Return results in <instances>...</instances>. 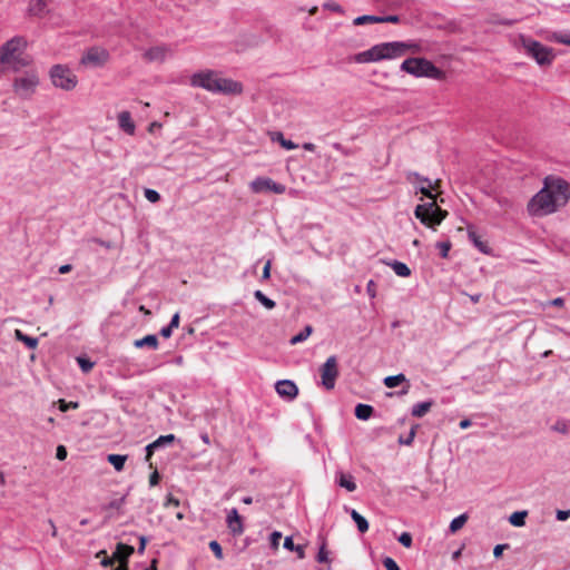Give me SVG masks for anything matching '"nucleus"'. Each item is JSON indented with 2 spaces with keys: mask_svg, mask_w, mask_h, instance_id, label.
Here are the masks:
<instances>
[{
  "mask_svg": "<svg viewBox=\"0 0 570 570\" xmlns=\"http://www.w3.org/2000/svg\"><path fill=\"white\" fill-rule=\"evenodd\" d=\"M146 543H147V539L146 537H140L139 538V548H138V552L139 553H142L145 551V548H146Z\"/></svg>",
  "mask_w": 570,
  "mask_h": 570,
  "instance_id": "nucleus-63",
  "label": "nucleus"
},
{
  "mask_svg": "<svg viewBox=\"0 0 570 570\" xmlns=\"http://www.w3.org/2000/svg\"><path fill=\"white\" fill-rule=\"evenodd\" d=\"M39 85V77L35 71H28L13 81V90L22 99L30 98Z\"/></svg>",
  "mask_w": 570,
  "mask_h": 570,
  "instance_id": "nucleus-9",
  "label": "nucleus"
},
{
  "mask_svg": "<svg viewBox=\"0 0 570 570\" xmlns=\"http://www.w3.org/2000/svg\"><path fill=\"white\" fill-rule=\"evenodd\" d=\"M135 549L131 546L125 543H118L116 550L112 553L115 560L119 561L118 568L115 570H127L128 559L134 553Z\"/></svg>",
  "mask_w": 570,
  "mask_h": 570,
  "instance_id": "nucleus-13",
  "label": "nucleus"
},
{
  "mask_svg": "<svg viewBox=\"0 0 570 570\" xmlns=\"http://www.w3.org/2000/svg\"><path fill=\"white\" fill-rule=\"evenodd\" d=\"M156 449H159V448L155 441L146 446V461L150 460V458Z\"/></svg>",
  "mask_w": 570,
  "mask_h": 570,
  "instance_id": "nucleus-51",
  "label": "nucleus"
},
{
  "mask_svg": "<svg viewBox=\"0 0 570 570\" xmlns=\"http://www.w3.org/2000/svg\"><path fill=\"white\" fill-rule=\"evenodd\" d=\"M432 406H433V401L421 402V403L415 404L412 407L411 413L415 417H422L431 410Z\"/></svg>",
  "mask_w": 570,
  "mask_h": 570,
  "instance_id": "nucleus-23",
  "label": "nucleus"
},
{
  "mask_svg": "<svg viewBox=\"0 0 570 570\" xmlns=\"http://www.w3.org/2000/svg\"><path fill=\"white\" fill-rule=\"evenodd\" d=\"M351 518L356 523L357 529L361 533H365L368 530L367 520L361 515L356 510H351Z\"/></svg>",
  "mask_w": 570,
  "mask_h": 570,
  "instance_id": "nucleus-24",
  "label": "nucleus"
},
{
  "mask_svg": "<svg viewBox=\"0 0 570 570\" xmlns=\"http://www.w3.org/2000/svg\"><path fill=\"white\" fill-rule=\"evenodd\" d=\"M399 21H400L399 16L380 17V23H383V22L397 23Z\"/></svg>",
  "mask_w": 570,
  "mask_h": 570,
  "instance_id": "nucleus-54",
  "label": "nucleus"
},
{
  "mask_svg": "<svg viewBox=\"0 0 570 570\" xmlns=\"http://www.w3.org/2000/svg\"><path fill=\"white\" fill-rule=\"evenodd\" d=\"M570 199V186L563 178L548 176L543 187L530 199L528 212L532 216H546L556 213Z\"/></svg>",
  "mask_w": 570,
  "mask_h": 570,
  "instance_id": "nucleus-1",
  "label": "nucleus"
},
{
  "mask_svg": "<svg viewBox=\"0 0 570 570\" xmlns=\"http://www.w3.org/2000/svg\"><path fill=\"white\" fill-rule=\"evenodd\" d=\"M401 70L416 78L426 77L441 80L444 72L425 58H407L401 63Z\"/></svg>",
  "mask_w": 570,
  "mask_h": 570,
  "instance_id": "nucleus-5",
  "label": "nucleus"
},
{
  "mask_svg": "<svg viewBox=\"0 0 570 570\" xmlns=\"http://www.w3.org/2000/svg\"><path fill=\"white\" fill-rule=\"evenodd\" d=\"M285 186L282 184H277L271 179V187L269 191H273L275 194H283L285 191Z\"/></svg>",
  "mask_w": 570,
  "mask_h": 570,
  "instance_id": "nucleus-49",
  "label": "nucleus"
},
{
  "mask_svg": "<svg viewBox=\"0 0 570 570\" xmlns=\"http://www.w3.org/2000/svg\"><path fill=\"white\" fill-rule=\"evenodd\" d=\"M174 434L160 435L157 440H155L158 448H161L166 444H171L175 441Z\"/></svg>",
  "mask_w": 570,
  "mask_h": 570,
  "instance_id": "nucleus-40",
  "label": "nucleus"
},
{
  "mask_svg": "<svg viewBox=\"0 0 570 570\" xmlns=\"http://www.w3.org/2000/svg\"><path fill=\"white\" fill-rule=\"evenodd\" d=\"M77 362L83 373H88L94 367V362L86 357H77Z\"/></svg>",
  "mask_w": 570,
  "mask_h": 570,
  "instance_id": "nucleus-39",
  "label": "nucleus"
},
{
  "mask_svg": "<svg viewBox=\"0 0 570 570\" xmlns=\"http://www.w3.org/2000/svg\"><path fill=\"white\" fill-rule=\"evenodd\" d=\"M509 546L508 544H497L493 549V556L495 558H499L502 556V552L504 549H507Z\"/></svg>",
  "mask_w": 570,
  "mask_h": 570,
  "instance_id": "nucleus-57",
  "label": "nucleus"
},
{
  "mask_svg": "<svg viewBox=\"0 0 570 570\" xmlns=\"http://www.w3.org/2000/svg\"><path fill=\"white\" fill-rule=\"evenodd\" d=\"M254 297L267 309H273L276 306V303L268 298L262 291L257 289L254 293Z\"/></svg>",
  "mask_w": 570,
  "mask_h": 570,
  "instance_id": "nucleus-32",
  "label": "nucleus"
},
{
  "mask_svg": "<svg viewBox=\"0 0 570 570\" xmlns=\"http://www.w3.org/2000/svg\"><path fill=\"white\" fill-rule=\"evenodd\" d=\"M118 125L128 135L135 134L136 126L129 111L125 110L118 114Z\"/></svg>",
  "mask_w": 570,
  "mask_h": 570,
  "instance_id": "nucleus-17",
  "label": "nucleus"
},
{
  "mask_svg": "<svg viewBox=\"0 0 570 570\" xmlns=\"http://www.w3.org/2000/svg\"><path fill=\"white\" fill-rule=\"evenodd\" d=\"M169 505L178 507L179 505V500L174 498L171 494H169L167 497L166 502H165V507H169Z\"/></svg>",
  "mask_w": 570,
  "mask_h": 570,
  "instance_id": "nucleus-59",
  "label": "nucleus"
},
{
  "mask_svg": "<svg viewBox=\"0 0 570 570\" xmlns=\"http://www.w3.org/2000/svg\"><path fill=\"white\" fill-rule=\"evenodd\" d=\"M107 460L115 468V470L119 472L124 469L127 455L109 454Z\"/></svg>",
  "mask_w": 570,
  "mask_h": 570,
  "instance_id": "nucleus-28",
  "label": "nucleus"
},
{
  "mask_svg": "<svg viewBox=\"0 0 570 570\" xmlns=\"http://www.w3.org/2000/svg\"><path fill=\"white\" fill-rule=\"evenodd\" d=\"M468 237L481 253L489 254L490 248L488 244L481 239L473 226H468Z\"/></svg>",
  "mask_w": 570,
  "mask_h": 570,
  "instance_id": "nucleus-18",
  "label": "nucleus"
},
{
  "mask_svg": "<svg viewBox=\"0 0 570 570\" xmlns=\"http://www.w3.org/2000/svg\"><path fill=\"white\" fill-rule=\"evenodd\" d=\"M46 7L45 0H30L28 11L31 16L41 17L46 12Z\"/></svg>",
  "mask_w": 570,
  "mask_h": 570,
  "instance_id": "nucleus-21",
  "label": "nucleus"
},
{
  "mask_svg": "<svg viewBox=\"0 0 570 570\" xmlns=\"http://www.w3.org/2000/svg\"><path fill=\"white\" fill-rule=\"evenodd\" d=\"M417 426L419 425H413L411 428L410 433H409L407 436H405V438L400 436L399 438V443L400 444H404V445H411L413 443V441H414Z\"/></svg>",
  "mask_w": 570,
  "mask_h": 570,
  "instance_id": "nucleus-38",
  "label": "nucleus"
},
{
  "mask_svg": "<svg viewBox=\"0 0 570 570\" xmlns=\"http://www.w3.org/2000/svg\"><path fill=\"white\" fill-rule=\"evenodd\" d=\"M389 265L392 267V269L397 276L409 277L411 275V269L405 263L393 261Z\"/></svg>",
  "mask_w": 570,
  "mask_h": 570,
  "instance_id": "nucleus-26",
  "label": "nucleus"
},
{
  "mask_svg": "<svg viewBox=\"0 0 570 570\" xmlns=\"http://www.w3.org/2000/svg\"><path fill=\"white\" fill-rule=\"evenodd\" d=\"M209 548L214 552L215 557L218 560L223 559V557H224L223 549H222L220 544L216 540H213V541L209 542Z\"/></svg>",
  "mask_w": 570,
  "mask_h": 570,
  "instance_id": "nucleus-41",
  "label": "nucleus"
},
{
  "mask_svg": "<svg viewBox=\"0 0 570 570\" xmlns=\"http://www.w3.org/2000/svg\"><path fill=\"white\" fill-rule=\"evenodd\" d=\"M373 407L367 404H357L355 407V416L358 420H368L373 414Z\"/></svg>",
  "mask_w": 570,
  "mask_h": 570,
  "instance_id": "nucleus-25",
  "label": "nucleus"
},
{
  "mask_svg": "<svg viewBox=\"0 0 570 570\" xmlns=\"http://www.w3.org/2000/svg\"><path fill=\"white\" fill-rule=\"evenodd\" d=\"M109 60V52L106 49L90 48L81 58L80 63L90 67H101Z\"/></svg>",
  "mask_w": 570,
  "mask_h": 570,
  "instance_id": "nucleus-11",
  "label": "nucleus"
},
{
  "mask_svg": "<svg viewBox=\"0 0 570 570\" xmlns=\"http://www.w3.org/2000/svg\"><path fill=\"white\" fill-rule=\"evenodd\" d=\"M271 178L257 177L250 183V188L254 193L269 191Z\"/></svg>",
  "mask_w": 570,
  "mask_h": 570,
  "instance_id": "nucleus-20",
  "label": "nucleus"
},
{
  "mask_svg": "<svg viewBox=\"0 0 570 570\" xmlns=\"http://www.w3.org/2000/svg\"><path fill=\"white\" fill-rule=\"evenodd\" d=\"M50 79L56 88L70 91L76 88L78 83L77 76L63 65H55L50 69Z\"/></svg>",
  "mask_w": 570,
  "mask_h": 570,
  "instance_id": "nucleus-8",
  "label": "nucleus"
},
{
  "mask_svg": "<svg viewBox=\"0 0 570 570\" xmlns=\"http://www.w3.org/2000/svg\"><path fill=\"white\" fill-rule=\"evenodd\" d=\"M14 336L18 341L24 343L29 348L33 350L38 345V338L23 334L20 330L14 331Z\"/></svg>",
  "mask_w": 570,
  "mask_h": 570,
  "instance_id": "nucleus-27",
  "label": "nucleus"
},
{
  "mask_svg": "<svg viewBox=\"0 0 570 570\" xmlns=\"http://www.w3.org/2000/svg\"><path fill=\"white\" fill-rule=\"evenodd\" d=\"M282 539V533L278 532V531H274L272 534H271V547L274 549V550H277L278 549V546H279V541Z\"/></svg>",
  "mask_w": 570,
  "mask_h": 570,
  "instance_id": "nucleus-47",
  "label": "nucleus"
},
{
  "mask_svg": "<svg viewBox=\"0 0 570 570\" xmlns=\"http://www.w3.org/2000/svg\"><path fill=\"white\" fill-rule=\"evenodd\" d=\"M569 517H570V510H567V511L558 510L557 514H556V518L559 521H566Z\"/></svg>",
  "mask_w": 570,
  "mask_h": 570,
  "instance_id": "nucleus-55",
  "label": "nucleus"
},
{
  "mask_svg": "<svg viewBox=\"0 0 570 570\" xmlns=\"http://www.w3.org/2000/svg\"><path fill=\"white\" fill-rule=\"evenodd\" d=\"M275 390L281 397L288 401L294 400L298 394L297 385L291 380H281L276 382Z\"/></svg>",
  "mask_w": 570,
  "mask_h": 570,
  "instance_id": "nucleus-12",
  "label": "nucleus"
},
{
  "mask_svg": "<svg viewBox=\"0 0 570 570\" xmlns=\"http://www.w3.org/2000/svg\"><path fill=\"white\" fill-rule=\"evenodd\" d=\"M273 140H277L281 144V146L286 150H293L297 148V145L294 144L292 140L285 139L282 132H276L275 137H273Z\"/></svg>",
  "mask_w": 570,
  "mask_h": 570,
  "instance_id": "nucleus-35",
  "label": "nucleus"
},
{
  "mask_svg": "<svg viewBox=\"0 0 570 570\" xmlns=\"http://www.w3.org/2000/svg\"><path fill=\"white\" fill-rule=\"evenodd\" d=\"M451 243L450 242H439L436 244V247L440 249V254L443 258H446L449 256V252L451 249Z\"/></svg>",
  "mask_w": 570,
  "mask_h": 570,
  "instance_id": "nucleus-43",
  "label": "nucleus"
},
{
  "mask_svg": "<svg viewBox=\"0 0 570 570\" xmlns=\"http://www.w3.org/2000/svg\"><path fill=\"white\" fill-rule=\"evenodd\" d=\"M383 566L385 567L386 570H400L397 563L390 557H386L383 560Z\"/></svg>",
  "mask_w": 570,
  "mask_h": 570,
  "instance_id": "nucleus-48",
  "label": "nucleus"
},
{
  "mask_svg": "<svg viewBox=\"0 0 570 570\" xmlns=\"http://www.w3.org/2000/svg\"><path fill=\"white\" fill-rule=\"evenodd\" d=\"M171 49L166 45L155 46L145 51V60L153 62H164L168 56H171Z\"/></svg>",
  "mask_w": 570,
  "mask_h": 570,
  "instance_id": "nucleus-14",
  "label": "nucleus"
},
{
  "mask_svg": "<svg viewBox=\"0 0 570 570\" xmlns=\"http://www.w3.org/2000/svg\"><path fill=\"white\" fill-rule=\"evenodd\" d=\"M134 346L137 347V348H141V347H145V346H148L153 350H156L158 347V338L156 335L154 334H149V335H146L145 337L140 338V340H136L134 342Z\"/></svg>",
  "mask_w": 570,
  "mask_h": 570,
  "instance_id": "nucleus-19",
  "label": "nucleus"
},
{
  "mask_svg": "<svg viewBox=\"0 0 570 570\" xmlns=\"http://www.w3.org/2000/svg\"><path fill=\"white\" fill-rule=\"evenodd\" d=\"M417 179V180H421L423 183H426L428 185L426 186H421L419 188L420 193H422L425 197L430 198V199H435V196L432 194L431 189H436L438 185H439V180H436L434 184H432L430 181V179L428 178H424V177H421L417 173H409L407 174V180L412 181V179Z\"/></svg>",
  "mask_w": 570,
  "mask_h": 570,
  "instance_id": "nucleus-16",
  "label": "nucleus"
},
{
  "mask_svg": "<svg viewBox=\"0 0 570 570\" xmlns=\"http://www.w3.org/2000/svg\"><path fill=\"white\" fill-rule=\"evenodd\" d=\"M190 86L223 95H239L243 91L240 82L223 78L219 72L209 69L195 72L190 77Z\"/></svg>",
  "mask_w": 570,
  "mask_h": 570,
  "instance_id": "nucleus-2",
  "label": "nucleus"
},
{
  "mask_svg": "<svg viewBox=\"0 0 570 570\" xmlns=\"http://www.w3.org/2000/svg\"><path fill=\"white\" fill-rule=\"evenodd\" d=\"M399 542L405 547V548H410L412 546V535L411 533L409 532H403L400 537H399Z\"/></svg>",
  "mask_w": 570,
  "mask_h": 570,
  "instance_id": "nucleus-45",
  "label": "nucleus"
},
{
  "mask_svg": "<svg viewBox=\"0 0 570 570\" xmlns=\"http://www.w3.org/2000/svg\"><path fill=\"white\" fill-rule=\"evenodd\" d=\"M145 197L150 202V203H157L159 199H160V195L157 190H154V189H145Z\"/></svg>",
  "mask_w": 570,
  "mask_h": 570,
  "instance_id": "nucleus-44",
  "label": "nucleus"
},
{
  "mask_svg": "<svg viewBox=\"0 0 570 570\" xmlns=\"http://www.w3.org/2000/svg\"><path fill=\"white\" fill-rule=\"evenodd\" d=\"M72 269V266L70 264H66L59 267L60 274H67Z\"/></svg>",
  "mask_w": 570,
  "mask_h": 570,
  "instance_id": "nucleus-64",
  "label": "nucleus"
},
{
  "mask_svg": "<svg viewBox=\"0 0 570 570\" xmlns=\"http://www.w3.org/2000/svg\"><path fill=\"white\" fill-rule=\"evenodd\" d=\"M337 482H338L340 487L345 488L350 492H353L356 490V483L354 482V478L351 474H345L343 472H340Z\"/></svg>",
  "mask_w": 570,
  "mask_h": 570,
  "instance_id": "nucleus-22",
  "label": "nucleus"
},
{
  "mask_svg": "<svg viewBox=\"0 0 570 570\" xmlns=\"http://www.w3.org/2000/svg\"><path fill=\"white\" fill-rule=\"evenodd\" d=\"M551 39L561 45L570 46V31L569 32H553Z\"/></svg>",
  "mask_w": 570,
  "mask_h": 570,
  "instance_id": "nucleus-37",
  "label": "nucleus"
},
{
  "mask_svg": "<svg viewBox=\"0 0 570 570\" xmlns=\"http://www.w3.org/2000/svg\"><path fill=\"white\" fill-rule=\"evenodd\" d=\"M173 330L179 326V313H175L171 317L170 323L168 324Z\"/></svg>",
  "mask_w": 570,
  "mask_h": 570,
  "instance_id": "nucleus-61",
  "label": "nucleus"
},
{
  "mask_svg": "<svg viewBox=\"0 0 570 570\" xmlns=\"http://www.w3.org/2000/svg\"><path fill=\"white\" fill-rule=\"evenodd\" d=\"M383 382L386 387L393 389L400 385L401 383L407 382V380L404 374L400 373L397 375L386 376Z\"/></svg>",
  "mask_w": 570,
  "mask_h": 570,
  "instance_id": "nucleus-29",
  "label": "nucleus"
},
{
  "mask_svg": "<svg viewBox=\"0 0 570 570\" xmlns=\"http://www.w3.org/2000/svg\"><path fill=\"white\" fill-rule=\"evenodd\" d=\"M520 41L527 55L531 56L540 66L551 65L554 58L551 48L524 36H520Z\"/></svg>",
  "mask_w": 570,
  "mask_h": 570,
  "instance_id": "nucleus-6",
  "label": "nucleus"
},
{
  "mask_svg": "<svg viewBox=\"0 0 570 570\" xmlns=\"http://www.w3.org/2000/svg\"><path fill=\"white\" fill-rule=\"evenodd\" d=\"M366 292L370 297L374 298L376 296V284L374 281H370L366 286Z\"/></svg>",
  "mask_w": 570,
  "mask_h": 570,
  "instance_id": "nucleus-50",
  "label": "nucleus"
},
{
  "mask_svg": "<svg viewBox=\"0 0 570 570\" xmlns=\"http://www.w3.org/2000/svg\"><path fill=\"white\" fill-rule=\"evenodd\" d=\"M59 410L61 412H67L69 409H78L79 403L78 402H66L65 400L60 399L58 401Z\"/></svg>",
  "mask_w": 570,
  "mask_h": 570,
  "instance_id": "nucleus-42",
  "label": "nucleus"
},
{
  "mask_svg": "<svg viewBox=\"0 0 570 570\" xmlns=\"http://www.w3.org/2000/svg\"><path fill=\"white\" fill-rule=\"evenodd\" d=\"M159 479H160L159 473H158L157 471H154V472L150 474V476H149V483H150V485H151V487H154V485L158 484Z\"/></svg>",
  "mask_w": 570,
  "mask_h": 570,
  "instance_id": "nucleus-60",
  "label": "nucleus"
},
{
  "mask_svg": "<svg viewBox=\"0 0 570 570\" xmlns=\"http://www.w3.org/2000/svg\"><path fill=\"white\" fill-rule=\"evenodd\" d=\"M468 521V515L465 513L454 518L450 523V531L455 533L459 531Z\"/></svg>",
  "mask_w": 570,
  "mask_h": 570,
  "instance_id": "nucleus-34",
  "label": "nucleus"
},
{
  "mask_svg": "<svg viewBox=\"0 0 570 570\" xmlns=\"http://www.w3.org/2000/svg\"><path fill=\"white\" fill-rule=\"evenodd\" d=\"M173 331L174 330L169 325H167L160 330V335L165 338H168L170 337Z\"/></svg>",
  "mask_w": 570,
  "mask_h": 570,
  "instance_id": "nucleus-62",
  "label": "nucleus"
},
{
  "mask_svg": "<svg viewBox=\"0 0 570 570\" xmlns=\"http://www.w3.org/2000/svg\"><path fill=\"white\" fill-rule=\"evenodd\" d=\"M226 523L233 535H240L244 532L243 520L238 514L237 509L233 508L228 511Z\"/></svg>",
  "mask_w": 570,
  "mask_h": 570,
  "instance_id": "nucleus-15",
  "label": "nucleus"
},
{
  "mask_svg": "<svg viewBox=\"0 0 570 570\" xmlns=\"http://www.w3.org/2000/svg\"><path fill=\"white\" fill-rule=\"evenodd\" d=\"M325 546H326V544H325V541H323L322 546L320 547V551H318V553H317V557H316V560H317L318 562H321V563H322V562H327V561H328V556H327L328 553H327V551H326V549H325Z\"/></svg>",
  "mask_w": 570,
  "mask_h": 570,
  "instance_id": "nucleus-46",
  "label": "nucleus"
},
{
  "mask_svg": "<svg viewBox=\"0 0 570 570\" xmlns=\"http://www.w3.org/2000/svg\"><path fill=\"white\" fill-rule=\"evenodd\" d=\"M365 23H380V17L365 14V16H361V17H357L356 19H354L355 26H362Z\"/></svg>",
  "mask_w": 570,
  "mask_h": 570,
  "instance_id": "nucleus-36",
  "label": "nucleus"
},
{
  "mask_svg": "<svg viewBox=\"0 0 570 570\" xmlns=\"http://www.w3.org/2000/svg\"><path fill=\"white\" fill-rule=\"evenodd\" d=\"M324 8L328 9L331 11H334V12H338V13L343 12L342 7L338 3H335V2H327V3L324 4Z\"/></svg>",
  "mask_w": 570,
  "mask_h": 570,
  "instance_id": "nucleus-52",
  "label": "nucleus"
},
{
  "mask_svg": "<svg viewBox=\"0 0 570 570\" xmlns=\"http://www.w3.org/2000/svg\"><path fill=\"white\" fill-rule=\"evenodd\" d=\"M26 46L27 42L22 37H13L8 40L0 47V63L10 65L14 71L27 66L29 61L19 55Z\"/></svg>",
  "mask_w": 570,
  "mask_h": 570,
  "instance_id": "nucleus-4",
  "label": "nucleus"
},
{
  "mask_svg": "<svg viewBox=\"0 0 570 570\" xmlns=\"http://www.w3.org/2000/svg\"><path fill=\"white\" fill-rule=\"evenodd\" d=\"M114 562H115V558H114V556H112V557H108V556L106 554V556L101 559L100 564H101L102 567H110V566H112V564H114Z\"/></svg>",
  "mask_w": 570,
  "mask_h": 570,
  "instance_id": "nucleus-58",
  "label": "nucleus"
},
{
  "mask_svg": "<svg viewBox=\"0 0 570 570\" xmlns=\"http://www.w3.org/2000/svg\"><path fill=\"white\" fill-rule=\"evenodd\" d=\"M527 515V511H517L510 515L509 521L514 527H523L525 523Z\"/></svg>",
  "mask_w": 570,
  "mask_h": 570,
  "instance_id": "nucleus-31",
  "label": "nucleus"
},
{
  "mask_svg": "<svg viewBox=\"0 0 570 570\" xmlns=\"http://www.w3.org/2000/svg\"><path fill=\"white\" fill-rule=\"evenodd\" d=\"M313 327L311 325H306L303 331H301L297 335H294L289 343L292 345L298 344L307 340V337L312 334Z\"/></svg>",
  "mask_w": 570,
  "mask_h": 570,
  "instance_id": "nucleus-33",
  "label": "nucleus"
},
{
  "mask_svg": "<svg viewBox=\"0 0 570 570\" xmlns=\"http://www.w3.org/2000/svg\"><path fill=\"white\" fill-rule=\"evenodd\" d=\"M322 385L326 390H333L335 387L336 379L338 376L337 357L335 355L330 356L320 368Z\"/></svg>",
  "mask_w": 570,
  "mask_h": 570,
  "instance_id": "nucleus-10",
  "label": "nucleus"
},
{
  "mask_svg": "<svg viewBox=\"0 0 570 570\" xmlns=\"http://www.w3.org/2000/svg\"><path fill=\"white\" fill-rule=\"evenodd\" d=\"M284 548L291 551H295L297 553V557L299 559H303L305 557L304 547L303 546H295L293 542L292 537H286L284 540Z\"/></svg>",
  "mask_w": 570,
  "mask_h": 570,
  "instance_id": "nucleus-30",
  "label": "nucleus"
},
{
  "mask_svg": "<svg viewBox=\"0 0 570 570\" xmlns=\"http://www.w3.org/2000/svg\"><path fill=\"white\" fill-rule=\"evenodd\" d=\"M271 265L272 262L267 261L263 268L262 279H268L271 277Z\"/></svg>",
  "mask_w": 570,
  "mask_h": 570,
  "instance_id": "nucleus-56",
  "label": "nucleus"
},
{
  "mask_svg": "<svg viewBox=\"0 0 570 570\" xmlns=\"http://www.w3.org/2000/svg\"><path fill=\"white\" fill-rule=\"evenodd\" d=\"M56 458L60 461L67 458V449L63 445L57 446Z\"/></svg>",
  "mask_w": 570,
  "mask_h": 570,
  "instance_id": "nucleus-53",
  "label": "nucleus"
},
{
  "mask_svg": "<svg viewBox=\"0 0 570 570\" xmlns=\"http://www.w3.org/2000/svg\"><path fill=\"white\" fill-rule=\"evenodd\" d=\"M419 46L415 43L402 41L383 42L355 55L354 61L357 63L376 62L385 59H395L404 56L407 51L416 52Z\"/></svg>",
  "mask_w": 570,
  "mask_h": 570,
  "instance_id": "nucleus-3",
  "label": "nucleus"
},
{
  "mask_svg": "<svg viewBox=\"0 0 570 570\" xmlns=\"http://www.w3.org/2000/svg\"><path fill=\"white\" fill-rule=\"evenodd\" d=\"M415 217L428 227L434 228L446 217L448 212L440 208L435 202L417 205L414 210Z\"/></svg>",
  "mask_w": 570,
  "mask_h": 570,
  "instance_id": "nucleus-7",
  "label": "nucleus"
}]
</instances>
